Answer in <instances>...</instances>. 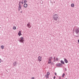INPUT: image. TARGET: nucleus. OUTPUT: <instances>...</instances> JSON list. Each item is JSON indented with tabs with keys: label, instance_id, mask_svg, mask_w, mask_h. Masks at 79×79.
Listing matches in <instances>:
<instances>
[{
	"label": "nucleus",
	"instance_id": "obj_1",
	"mask_svg": "<svg viewBox=\"0 0 79 79\" xmlns=\"http://www.w3.org/2000/svg\"><path fill=\"white\" fill-rule=\"evenodd\" d=\"M58 18V14H55L53 15V19L55 21H57Z\"/></svg>",
	"mask_w": 79,
	"mask_h": 79
},
{
	"label": "nucleus",
	"instance_id": "obj_2",
	"mask_svg": "<svg viewBox=\"0 0 79 79\" xmlns=\"http://www.w3.org/2000/svg\"><path fill=\"white\" fill-rule=\"evenodd\" d=\"M19 6L18 8V10L19 11H20V10H21V9L22 8V5H21V2H20L19 3Z\"/></svg>",
	"mask_w": 79,
	"mask_h": 79
},
{
	"label": "nucleus",
	"instance_id": "obj_3",
	"mask_svg": "<svg viewBox=\"0 0 79 79\" xmlns=\"http://www.w3.org/2000/svg\"><path fill=\"white\" fill-rule=\"evenodd\" d=\"M75 32L77 34H78V35L79 36V28H77L75 30Z\"/></svg>",
	"mask_w": 79,
	"mask_h": 79
},
{
	"label": "nucleus",
	"instance_id": "obj_4",
	"mask_svg": "<svg viewBox=\"0 0 79 79\" xmlns=\"http://www.w3.org/2000/svg\"><path fill=\"white\" fill-rule=\"evenodd\" d=\"M24 38L23 37H21L19 41L20 42H22L23 44L24 43Z\"/></svg>",
	"mask_w": 79,
	"mask_h": 79
},
{
	"label": "nucleus",
	"instance_id": "obj_5",
	"mask_svg": "<svg viewBox=\"0 0 79 79\" xmlns=\"http://www.w3.org/2000/svg\"><path fill=\"white\" fill-rule=\"evenodd\" d=\"M52 59L53 57H50L49 58L48 62V63L49 64H50V63H51L52 62Z\"/></svg>",
	"mask_w": 79,
	"mask_h": 79
},
{
	"label": "nucleus",
	"instance_id": "obj_6",
	"mask_svg": "<svg viewBox=\"0 0 79 79\" xmlns=\"http://www.w3.org/2000/svg\"><path fill=\"white\" fill-rule=\"evenodd\" d=\"M50 75V73H49V72H48L47 73V74L45 76L46 77V78H48L49 77H48V76Z\"/></svg>",
	"mask_w": 79,
	"mask_h": 79
},
{
	"label": "nucleus",
	"instance_id": "obj_7",
	"mask_svg": "<svg viewBox=\"0 0 79 79\" xmlns=\"http://www.w3.org/2000/svg\"><path fill=\"white\" fill-rule=\"evenodd\" d=\"M38 60L39 61H42V57L39 56L38 58Z\"/></svg>",
	"mask_w": 79,
	"mask_h": 79
},
{
	"label": "nucleus",
	"instance_id": "obj_8",
	"mask_svg": "<svg viewBox=\"0 0 79 79\" xmlns=\"http://www.w3.org/2000/svg\"><path fill=\"white\" fill-rule=\"evenodd\" d=\"M17 64H17V62L16 61L14 62L13 64L14 66H16L17 65Z\"/></svg>",
	"mask_w": 79,
	"mask_h": 79
},
{
	"label": "nucleus",
	"instance_id": "obj_9",
	"mask_svg": "<svg viewBox=\"0 0 79 79\" xmlns=\"http://www.w3.org/2000/svg\"><path fill=\"white\" fill-rule=\"evenodd\" d=\"M27 26L28 27V28H30V27H31V26L30 25V23H28L27 24Z\"/></svg>",
	"mask_w": 79,
	"mask_h": 79
},
{
	"label": "nucleus",
	"instance_id": "obj_10",
	"mask_svg": "<svg viewBox=\"0 0 79 79\" xmlns=\"http://www.w3.org/2000/svg\"><path fill=\"white\" fill-rule=\"evenodd\" d=\"M18 35L19 36H21V35H22V34H21V31H19L18 33Z\"/></svg>",
	"mask_w": 79,
	"mask_h": 79
},
{
	"label": "nucleus",
	"instance_id": "obj_11",
	"mask_svg": "<svg viewBox=\"0 0 79 79\" xmlns=\"http://www.w3.org/2000/svg\"><path fill=\"white\" fill-rule=\"evenodd\" d=\"M24 7H25V8H26L27 7V4H25L24 5Z\"/></svg>",
	"mask_w": 79,
	"mask_h": 79
},
{
	"label": "nucleus",
	"instance_id": "obj_12",
	"mask_svg": "<svg viewBox=\"0 0 79 79\" xmlns=\"http://www.w3.org/2000/svg\"><path fill=\"white\" fill-rule=\"evenodd\" d=\"M64 60L65 62L66 63H68V60H67V59H64Z\"/></svg>",
	"mask_w": 79,
	"mask_h": 79
},
{
	"label": "nucleus",
	"instance_id": "obj_13",
	"mask_svg": "<svg viewBox=\"0 0 79 79\" xmlns=\"http://www.w3.org/2000/svg\"><path fill=\"white\" fill-rule=\"evenodd\" d=\"M61 65V64L60 63H59V64H57L56 65V66H60Z\"/></svg>",
	"mask_w": 79,
	"mask_h": 79
},
{
	"label": "nucleus",
	"instance_id": "obj_14",
	"mask_svg": "<svg viewBox=\"0 0 79 79\" xmlns=\"http://www.w3.org/2000/svg\"><path fill=\"white\" fill-rule=\"evenodd\" d=\"M60 62L62 63V64H64V61H63L62 60H61L60 61Z\"/></svg>",
	"mask_w": 79,
	"mask_h": 79
},
{
	"label": "nucleus",
	"instance_id": "obj_15",
	"mask_svg": "<svg viewBox=\"0 0 79 79\" xmlns=\"http://www.w3.org/2000/svg\"><path fill=\"white\" fill-rule=\"evenodd\" d=\"M71 7H74V4H72L71 5Z\"/></svg>",
	"mask_w": 79,
	"mask_h": 79
},
{
	"label": "nucleus",
	"instance_id": "obj_16",
	"mask_svg": "<svg viewBox=\"0 0 79 79\" xmlns=\"http://www.w3.org/2000/svg\"><path fill=\"white\" fill-rule=\"evenodd\" d=\"M64 76H65V74L64 73H63L62 75V77H64Z\"/></svg>",
	"mask_w": 79,
	"mask_h": 79
},
{
	"label": "nucleus",
	"instance_id": "obj_17",
	"mask_svg": "<svg viewBox=\"0 0 79 79\" xmlns=\"http://www.w3.org/2000/svg\"><path fill=\"white\" fill-rule=\"evenodd\" d=\"M4 47H5V46H4L2 45L1 46V48H2V49H3Z\"/></svg>",
	"mask_w": 79,
	"mask_h": 79
},
{
	"label": "nucleus",
	"instance_id": "obj_18",
	"mask_svg": "<svg viewBox=\"0 0 79 79\" xmlns=\"http://www.w3.org/2000/svg\"><path fill=\"white\" fill-rule=\"evenodd\" d=\"M13 29L14 30H15V29H16V27H13Z\"/></svg>",
	"mask_w": 79,
	"mask_h": 79
},
{
	"label": "nucleus",
	"instance_id": "obj_19",
	"mask_svg": "<svg viewBox=\"0 0 79 79\" xmlns=\"http://www.w3.org/2000/svg\"><path fill=\"white\" fill-rule=\"evenodd\" d=\"M26 2H27V1L25 0L24 1V3H26Z\"/></svg>",
	"mask_w": 79,
	"mask_h": 79
},
{
	"label": "nucleus",
	"instance_id": "obj_20",
	"mask_svg": "<svg viewBox=\"0 0 79 79\" xmlns=\"http://www.w3.org/2000/svg\"><path fill=\"white\" fill-rule=\"evenodd\" d=\"M58 60H59V59H58V58H56V61H58Z\"/></svg>",
	"mask_w": 79,
	"mask_h": 79
},
{
	"label": "nucleus",
	"instance_id": "obj_21",
	"mask_svg": "<svg viewBox=\"0 0 79 79\" xmlns=\"http://www.w3.org/2000/svg\"><path fill=\"white\" fill-rule=\"evenodd\" d=\"M1 61H2V60H1V59H0V63H1Z\"/></svg>",
	"mask_w": 79,
	"mask_h": 79
},
{
	"label": "nucleus",
	"instance_id": "obj_22",
	"mask_svg": "<svg viewBox=\"0 0 79 79\" xmlns=\"http://www.w3.org/2000/svg\"><path fill=\"white\" fill-rule=\"evenodd\" d=\"M31 79H35L34 77H31Z\"/></svg>",
	"mask_w": 79,
	"mask_h": 79
},
{
	"label": "nucleus",
	"instance_id": "obj_23",
	"mask_svg": "<svg viewBox=\"0 0 79 79\" xmlns=\"http://www.w3.org/2000/svg\"><path fill=\"white\" fill-rule=\"evenodd\" d=\"M55 75H56V73H55Z\"/></svg>",
	"mask_w": 79,
	"mask_h": 79
},
{
	"label": "nucleus",
	"instance_id": "obj_24",
	"mask_svg": "<svg viewBox=\"0 0 79 79\" xmlns=\"http://www.w3.org/2000/svg\"><path fill=\"white\" fill-rule=\"evenodd\" d=\"M55 78H56L55 76H54V79H55Z\"/></svg>",
	"mask_w": 79,
	"mask_h": 79
},
{
	"label": "nucleus",
	"instance_id": "obj_25",
	"mask_svg": "<svg viewBox=\"0 0 79 79\" xmlns=\"http://www.w3.org/2000/svg\"><path fill=\"white\" fill-rule=\"evenodd\" d=\"M21 3L22 4H23V1Z\"/></svg>",
	"mask_w": 79,
	"mask_h": 79
},
{
	"label": "nucleus",
	"instance_id": "obj_26",
	"mask_svg": "<svg viewBox=\"0 0 79 79\" xmlns=\"http://www.w3.org/2000/svg\"><path fill=\"white\" fill-rule=\"evenodd\" d=\"M66 70H67L66 69V68H65V71H66Z\"/></svg>",
	"mask_w": 79,
	"mask_h": 79
},
{
	"label": "nucleus",
	"instance_id": "obj_27",
	"mask_svg": "<svg viewBox=\"0 0 79 79\" xmlns=\"http://www.w3.org/2000/svg\"><path fill=\"white\" fill-rule=\"evenodd\" d=\"M59 78L60 79H61V77H59Z\"/></svg>",
	"mask_w": 79,
	"mask_h": 79
},
{
	"label": "nucleus",
	"instance_id": "obj_28",
	"mask_svg": "<svg viewBox=\"0 0 79 79\" xmlns=\"http://www.w3.org/2000/svg\"><path fill=\"white\" fill-rule=\"evenodd\" d=\"M78 42H79V39L78 40Z\"/></svg>",
	"mask_w": 79,
	"mask_h": 79
},
{
	"label": "nucleus",
	"instance_id": "obj_29",
	"mask_svg": "<svg viewBox=\"0 0 79 79\" xmlns=\"http://www.w3.org/2000/svg\"><path fill=\"white\" fill-rule=\"evenodd\" d=\"M22 1H24V0H22Z\"/></svg>",
	"mask_w": 79,
	"mask_h": 79
},
{
	"label": "nucleus",
	"instance_id": "obj_30",
	"mask_svg": "<svg viewBox=\"0 0 79 79\" xmlns=\"http://www.w3.org/2000/svg\"><path fill=\"white\" fill-rule=\"evenodd\" d=\"M21 13H22V11L21 12Z\"/></svg>",
	"mask_w": 79,
	"mask_h": 79
},
{
	"label": "nucleus",
	"instance_id": "obj_31",
	"mask_svg": "<svg viewBox=\"0 0 79 79\" xmlns=\"http://www.w3.org/2000/svg\"><path fill=\"white\" fill-rule=\"evenodd\" d=\"M54 59H55V57L54 58Z\"/></svg>",
	"mask_w": 79,
	"mask_h": 79
}]
</instances>
